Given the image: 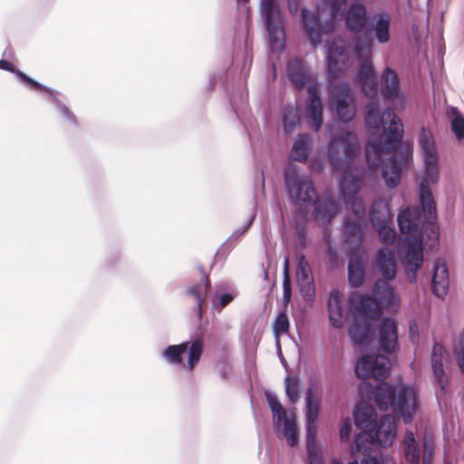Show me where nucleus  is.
I'll return each mask as SVG.
<instances>
[{
  "instance_id": "f257e3e1",
  "label": "nucleus",
  "mask_w": 464,
  "mask_h": 464,
  "mask_svg": "<svg viewBox=\"0 0 464 464\" xmlns=\"http://www.w3.org/2000/svg\"><path fill=\"white\" fill-rule=\"evenodd\" d=\"M365 124L372 135L383 132L370 139L365 149V157L370 169L382 167V176L386 186L396 188L401 179V173L412 159V146L401 143L403 125L400 118L391 109L381 112L377 102H371L365 107Z\"/></svg>"
},
{
  "instance_id": "f03ea898",
  "label": "nucleus",
  "mask_w": 464,
  "mask_h": 464,
  "mask_svg": "<svg viewBox=\"0 0 464 464\" xmlns=\"http://www.w3.org/2000/svg\"><path fill=\"white\" fill-rule=\"evenodd\" d=\"M420 207L422 205L420 204ZM437 214V209L435 208ZM437 217L433 220H427L422 208L411 207L401 211L398 215V225L402 234L412 236L407 245L406 254L402 258L405 269L411 273V282L416 281V272L423 264L422 230L430 229L435 241L439 239V227L436 223Z\"/></svg>"
},
{
  "instance_id": "7ed1b4c3",
  "label": "nucleus",
  "mask_w": 464,
  "mask_h": 464,
  "mask_svg": "<svg viewBox=\"0 0 464 464\" xmlns=\"http://www.w3.org/2000/svg\"><path fill=\"white\" fill-rule=\"evenodd\" d=\"M285 197L295 208H312L311 218L319 223V192L311 177L303 174L293 162L285 164L282 170Z\"/></svg>"
},
{
  "instance_id": "20e7f679",
  "label": "nucleus",
  "mask_w": 464,
  "mask_h": 464,
  "mask_svg": "<svg viewBox=\"0 0 464 464\" xmlns=\"http://www.w3.org/2000/svg\"><path fill=\"white\" fill-rule=\"evenodd\" d=\"M356 135L352 131H344L340 137L334 138L328 149L329 160L336 169L343 170L341 179V190L345 200L354 198L359 189L361 181L347 169L348 162L359 152Z\"/></svg>"
},
{
  "instance_id": "39448f33",
  "label": "nucleus",
  "mask_w": 464,
  "mask_h": 464,
  "mask_svg": "<svg viewBox=\"0 0 464 464\" xmlns=\"http://www.w3.org/2000/svg\"><path fill=\"white\" fill-rule=\"evenodd\" d=\"M374 402L381 411L392 409L407 424L412 421L419 407L414 389L403 383L395 386L380 383L374 390Z\"/></svg>"
},
{
  "instance_id": "423d86ee",
  "label": "nucleus",
  "mask_w": 464,
  "mask_h": 464,
  "mask_svg": "<svg viewBox=\"0 0 464 464\" xmlns=\"http://www.w3.org/2000/svg\"><path fill=\"white\" fill-rule=\"evenodd\" d=\"M419 144L422 152L425 172L420 184V202L422 205L427 220L436 218L435 201L431 186L439 180V157L437 149L430 130L422 129L419 138Z\"/></svg>"
},
{
  "instance_id": "0eeeda50",
  "label": "nucleus",
  "mask_w": 464,
  "mask_h": 464,
  "mask_svg": "<svg viewBox=\"0 0 464 464\" xmlns=\"http://www.w3.org/2000/svg\"><path fill=\"white\" fill-rule=\"evenodd\" d=\"M259 14L268 34L267 44L272 53L285 51L286 15L280 4L274 0H260Z\"/></svg>"
},
{
  "instance_id": "6e6552de",
  "label": "nucleus",
  "mask_w": 464,
  "mask_h": 464,
  "mask_svg": "<svg viewBox=\"0 0 464 464\" xmlns=\"http://www.w3.org/2000/svg\"><path fill=\"white\" fill-rule=\"evenodd\" d=\"M204 342L200 335L178 344H169L161 351V358L169 364L193 372L198 366L203 352Z\"/></svg>"
},
{
  "instance_id": "1a4fd4ad",
  "label": "nucleus",
  "mask_w": 464,
  "mask_h": 464,
  "mask_svg": "<svg viewBox=\"0 0 464 464\" xmlns=\"http://www.w3.org/2000/svg\"><path fill=\"white\" fill-rule=\"evenodd\" d=\"M374 297L354 293L349 297V304L359 314L370 317H377L382 313V307H389L394 304L395 295L387 281L379 280L373 286Z\"/></svg>"
},
{
  "instance_id": "9d476101",
  "label": "nucleus",
  "mask_w": 464,
  "mask_h": 464,
  "mask_svg": "<svg viewBox=\"0 0 464 464\" xmlns=\"http://www.w3.org/2000/svg\"><path fill=\"white\" fill-rule=\"evenodd\" d=\"M264 394L272 413L273 426L278 439H285L290 447H295L299 442L295 420L289 416L276 392L266 390Z\"/></svg>"
},
{
  "instance_id": "9b49d317",
  "label": "nucleus",
  "mask_w": 464,
  "mask_h": 464,
  "mask_svg": "<svg viewBox=\"0 0 464 464\" xmlns=\"http://www.w3.org/2000/svg\"><path fill=\"white\" fill-rule=\"evenodd\" d=\"M354 50L362 63L358 69V81L364 94L369 98H374L377 95L378 84L373 65L370 60L372 51V41L358 39L355 43Z\"/></svg>"
},
{
  "instance_id": "f8f14e48",
  "label": "nucleus",
  "mask_w": 464,
  "mask_h": 464,
  "mask_svg": "<svg viewBox=\"0 0 464 464\" xmlns=\"http://www.w3.org/2000/svg\"><path fill=\"white\" fill-rule=\"evenodd\" d=\"M295 278L304 303L303 312L312 308L315 302V282L312 267L304 254L296 253Z\"/></svg>"
},
{
  "instance_id": "ddd939ff",
  "label": "nucleus",
  "mask_w": 464,
  "mask_h": 464,
  "mask_svg": "<svg viewBox=\"0 0 464 464\" xmlns=\"http://www.w3.org/2000/svg\"><path fill=\"white\" fill-rule=\"evenodd\" d=\"M285 77L288 82L300 90H313L319 86L318 77L312 72L306 59L292 56L285 63Z\"/></svg>"
},
{
  "instance_id": "4468645a",
  "label": "nucleus",
  "mask_w": 464,
  "mask_h": 464,
  "mask_svg": "<svg viewBox=\"0 0 464 464\" xmlns=\"http://www.w3.org/2000/svg\"><path fill=\"white\" fill-rule=\"evenodd\" d=\"M330 105L334 108L339 120L343 122H349L353 119L356 113V105L348 83H339L334 86L330 94Z\"/></svg>"
},
{
  "instance_id": "2eb2a0df",
  "label": "nucleus",
  "mask_w": 464,
  "mask_h": 464,
  "mask_svg": "<svg viewBox=\"0 0 464 464\" xmlns=\"http://www.w3.org/2000/svg\"><path fill=\"white\" fill-rule=\"evenodd\" d=\"M390 364L389 359L384 355H364L356 363L355 373L363 381L369 378L382 381L389 375Z\"/></svg>"
},
{
  "instance_id": "dca6fc26",
  "label": "nucleus",
  "mask_w": 464,
  "mask_h": 464,
  "mask_svg": "<svg viewBox=\"0 0 464 464\" xmlns=\"http://www.w3.org/2000/svg\"><path fill=\"white\" fill-rule=\"evenodd\" d=\"M381 93L386 102L401 110L405 107L406 97L401 92L400 80L397 72L390 67H386L381 75Z\"/></svg>"
},
{
  "instance_id": "f3484780",
  "label": "nucleus",
  "mask_w": 464,
  "mask_h": 464,
  "mask_svg": "<svg viewBox=\"0 0 464 464\" xmlns=\"http://www.w3.org/2000/svg\"><path fill=\"white\" fill-rule=\"evenodd\" d=\"M366 228L367 220L353 219L352 216L345 217L342 236L348 253L357 250L358 252L365 251L362 243Z\"/></svg>"
},
{
  "instance_id": "a211bd4d",
  "label": "nucleus",
  "mask_w": 464,
  "mask_h": 464,
  "mask_svg": "<svg viewBox=\"0 0 464 464\" xmlns=\"http://www.w3.org/2000/svg\"><path fill=\"white\" fill-rule=\"evenodd\" d=\"M26 80L31 85L36 86L35 91L45 93L47 102L50 104H52L56 111L60 112L63 121H65L68 124L75 128L80 127L76 115L62 100V98L63 97L62 92L55 89L48 87L36 80Z\"/></svg>"
},
{
  "instance_id": "6ab92c4d",
  "label": "nucleus",
  "mask_w": 464,
  "mask_h": 464,
  "mask_svg": "<svg viewBox=\"0 0 464 464\" xmlns=\"http://www.w3.org/2000/svg\"><path fill=\"white\" fill-rule=\"evenodd\" d=\"M327 72L331 78L338 77L351 64L348 47L341 40H334L327 53Z\"/></svg>"
},
{
  "instance_id": "aec40b11",
  "label": "nucleus",
  "mask_w": 464,
  "mask_h": 464,
  "mask_svg": "<svg viewBox=\"0 0 464 464\" xmlns=\"http://www.w3.org/2000/svg\"><path fill=\"white\" fill-rule=\"evenodd\" d=\"M449 361V354L440 343L436 342L430 355L431 371L436 384L440 387L441 394H445L450 386V376L444 368V362Z\"/></svg>"
},
{
  "instance_id": "412c9836",
  "label": "nucleus",
  "mask_w": 464,
  "mask_h": 464,
  "mask_svg": "<svg viewBox=\"0 0 464 464\" xmlns=\"http://www.w3.org/2000/svg\"><path fill=\"white\" fill-rule=\"evenodd\" d=\"M316 11L306 6L300 8L299 23L304 34L307 36L310 45L314 48L319 46V0H314Z\"/></svg>"
},
{
  "instance_id": "4be33fe9",
  "label": "nucleus",
  "mask_w": 464,
  "mask_h": 464,
  "mask_svg": "<svg viewBox=\"0 0 464 464\" xmlns=\"http://www.w3.org/2000/svg\"><path fill=\"white\" fill-rule=\"evenodd\" d=\"M378 344L386 353H395L399 349L398 326L391 318H383L378 327Z\"/></svg>"
},
{
  "instance_id": "5701e85b",
  "label": "nucleus",
  "mask_w": 464,
  "mask_h": 464,
  "mask_svg": "<svg viewBox=\"0 0 464 464\" xmlns=\"http://www.w3.org/2000/svg\"><path fill=\"white\" fill-rule=\"evenodd\" d=\"M304 449L302 458L304 464H319V442L316 435L319 429V420H305Z\"/></svg>"
},
{
  "instance_id": "b1692460",
  "label": "nucleus",
  "mask_w": 464,
  "mask_h": 464,
  "mask_svg": "<svg viewBox=\"0 0 464 464\" xmlns=\"http://www.w3.org/2000/svg\"><path fill=\"white\" fill-rule=\"evenodd\" d=\"M351 313L353 315L352 325L349 328V334L354 344L362 345L367 342L371 329V320L375 317H370L362 314H359L350 304Z\"/></svg>"
},
{
  "instance_id": "393cba45",
  "label": "nucleus",
  "mask_w": 464,
  "mask_h": 464,
  "mask_svg": "<svg viewBox=\"0 0 464 464\" xmlns=\"http://www.w3.org/2000/svg\"><path fill=\"white\" fill-rule=\"evenodd\" d=\"M314 144V141L310 133H298L292 142L289 159L296 162L307 163L310 160Z\"/></svg>"
},
{
  "instance_id": "a878e982",
  "label": "nucleus",
  "mask_w": 464,
  "mask_h": 464,
  "mask_svg": "<svg viewBox=\"0 0 464 464\" xmlns=\"http://www.w3.org/2000/svg\"><path fill=\"white\" fill-rule=\"evenodd\" d=\"M397 425L395 417L392 414L383 415L375 424L373 430L376 442L382 447H389L392 444L396 436Z\"/></svg>"
},
{
  "instance_id": "bb28decb",
  "label": "nucleus",
  "mask_w": 464,
  "mask_h": 464,
  "mask_svg": "<svg viewBox=\"0 0 464 464\" xmlns=\"http://www.w3.org/2000/svg\"><path fill=\"white\" fill-rule=\"evenodd\" d=\"M348 265V280L353 287L362 285L365 276L366 252L350 251Z\"/></svg>"
},
{
  "instance_id": "cd10ccee",
  "label": "nucleus",
  "mask_w": 464,
  "mask_h": 464,
  "mask_svg": "<svg viewBox=\"0 0 464 464\" xmlns=\"http://www.w3.org/2000/svg\"><path fill=\"white\" fill-rule=\"evenodd\" d=\"M450 278L449 271L445 260L438 259L435 263L431 290L434 295L444 298L449 291Z\"/></svg>"
},
{
  "instance_id": "c85d7f7f",
  "label": "nucleus",
  "mask_w": 464,
  "mask_h": 464,
  "mask_svg": "<svg viewBox=\"0 0 464 464\" xmlns=\"http://www.w3.org/2000/svg\"><path fill=\"white\" fill-rule=\"evenodd\" d=\"M346 28L353 33H360L367 24V13L365 5L353 4L343 14Z\"/></svg>"
},
{
  "instance_id": "c756f323",
  "label": "nucleus",
  "mask_w": 464,
  "mask_h": 464,
  "mask_svg": "<svg viewBox=\"0 0 464 464\" xmlns=\"http://www.w3.org/2000/svg\"><path fill=\"white\" fill-rule=\"evenodd\" d=\"M302 110L297 105L286 104L281 114L283 133L291 136L296 129H301Z\"/></svg>"
},
{
  "instance_id": "7c9ffc66",
  "label": "nucleus",
  "mask_w": 464,
  "mask_h": 464,
  "mask_svg": "<svg viewBox=\"0 0 464 464\" xmlns=\"http://www.w3.org/2000/svg\"><path fill=\"white\" fill-rule=\"evenodd\" d=\"M309 95L304 102V116L312 130L319 132V86L307 90Z\"/></svg>"
},
{
  "instance_id": "2f4dec72",
  "label": "nucleus",
  "mask_w": 464,
  "mask_h": 464,
  "mask_svg": "<svg viewBox=\"0 0 464 464\" xmlns=\"http://www.w3.org/2000/svg\"><path fill=\"white\" fill-rule=\"evenodd\" d=\"M376 263L381 275L386 280H392L396 275V260L394 253L386 248L377 252Z\"/></svg>"
},
{
  "instance_id": "473e14b6",
  "label": "nucleus",
  "mask_w": 464,
  "mask_h": 464,
  "mask_svg": "<svg viewBox=\"0 0 464 464\" xmlns=\"http://www.w3.org/2000/svg\"><path fill=\"white\" fill-rule=\"evenodd\" d=\"M256 218L253 214L243 227L236 229L230 237L225 241L215 254V258H225L228 253L234 248L235 245L247 232Z\"/></svg>"
},
{
  "instance_id": "72a5a7b5",
  "label": "nucleus",
  "mask_w": 464,
  "mask_h": 464,
  "mask_svg": "<svg viewBox=\"0 0 464 464\" xmlns=\"http://www.w3.org/2000/svg\"><path fill=\"white\" fill-rule=\"evenodd\" d=\"M370 218L373 227L387 225L391 222V213L387 202L375 200L371 208Z\"/></svg>"
},
{
  "instance_id": "f704fd0d",
  "label": "nucleus",
  "mask_w": 464,
  "mask_h": 464,
  "mask_svg": "<svg viewBox=\"0 0 464 464\" xmlns=\"http://www.w3.org/2000/svg\"><path fill=\"white\" fill-rule=\"evenodd\" d=\"M329 319L332 324L340 328L343 325V311L342 307V296L338 291H332L328 300Z\"/></svg>"
},
{
  "instance_id": "c9c22d12",
  "label": "nucleus",
  "mask_w": 464,
  "mask_h": 464,
  "mask_svg": "<svg viewBox=\"0 0 464 464\" xmlns=\"http://www.w3.org/2000/svg\"><path fill=\"white\" fill-rule=\"evenodd\" d=\"M289 266H290L289 257L285 256L284 258V264H283V282H282V288H283L282 304L285 307V311H286L287 306L289 304H291L292 296H293V286H292V280H291L290 272H289Z\"/></svg>"
},
{
  "instance_id": "e433bc0d",
  "label": "nucleus",
  "mask_w": 464,
  "mask_h": 464,
  "mask_svg": "<svg viewBox=\"0 0 464 464\" xmlns=\"http://www.w3.org/2000/svg\"><path fill=\"white\" fill-rule=\"evenodd\" d=\"M450 130L459 141L464 140V116L457 107L451 106L448 112Z\"/></svg>"
},
{
  "instance_id": "4c0bfd02",
  "label": "nucleus",
  "mask_w": 464,
  "mask_h": 464,
  "mask_svg": "<svg viewBox=\"0 0 464 464\" xmlns=\"http://www.w3.org/2000/svg\"><path fill=\"white\" fill-rule=\"evenodd\" d=\"M300 378L296 375H286L285 378V392L288 402L295 405L301 398Z\"/></svg>"
},
{
  "instance_id": "58836bf2",
  "label": "nucleus",
  "mask_w": 464,
  "mask_h": 464,
  "mask_svg": "<svg viewBox=\"0 0 464 464\" xmlns=\"http://www.w3.org/2000/svg\"><path fill=\"white\" fill-rule=\"evenodd\" d=\"M236 297L234 292H226L223 285H218L217 289L212 296V306L218 313L222 309L229 304Z\"/></svg>"
},
{
  "instance_id": "ea45409f",
  "label": "nucleus",
  "mask_w": 464,
  "mask_h": 464,
  "mask_svg": "<svg viewBox=\"0 0 464 464\" xmlns=\"http://www.w3.org/2000/svg\"><path fill=\"white\" fill-rule=\"evenodd\" d=\"M375 37L381 44H385L390 40V16L385 14L381 15L373 27Z\"/></svg>"
},
{
  "instance_id": "a19ab883",
  "label": "nucleus",
  "mask_w": 464,
  "mask_h": 464,
  "mask_svg": "<svg viewBox=\"0 0 464 464\" xmlns=\"http://www.w3.org/2000/svg\"><path fill=\"white\" fill-rule=\"evenodd\" d=\"M372 408L357 406L353 413L355 424L361 429H369L372 423Z\"/></svg>"
},
{
  "instance_id": "79ce46f5",
  "label": "nucleus",
  "mask_w": 464,
  "mask_h": 464,
  "mask_svg": "<svg viewBox=\"0 0 464 464\" xmlns=\"http://www.w3.org/2000/svg\"><path fill=\"white\" fill-rule=\"evenodd\" d=\"M0 69L1 70H4V71H6V72H12V73H14L16 78L18 79V81L24 84V86H26L28 89L32 90V91H34L36 90V86L34 85H31L28 81L26 79H29V80H34V78L30 77L29 75H27L25 72H24L23 71L19 70L14 64H13L11 62H8L5 59H1L0 60Z\"/></svg>"
},
{
  "instance_id": "37998d69",
  "label": "nucleus",
  "mask_w": 464,
  "mask_h": 464,
  "mask_svg": "<svg viewBox=\"0 0 464 464\" xmlns=\"http://www.w3.org/2000/svg\"><path fill=\"white\" fill-rule=\"evenodd\" d=\"M354 440L355 449L360 452H365L370 450V446L376 441L373 430H366L367 429H362Z\"/></svg>"
},
{
  "instance_id": "c03bdc74",
  "label": "nucleus",
  "mask_w": 464,
  "mask_h": 464,
  "mask_svg": "<svg viewBox=\"0 0 464 464\" xmlns=\"http://www.w3.org/2000/svg\"><path fill=\"white\" fill-rule=\"evenodd\" d=\"M311 213L312 208H295V217L292 223L295 235L306 231V222L311 217Z\"/></svg>"
},
{
  "instance_id": "a18cd8bd",
  "label": "nucleus",
  "mask_w": 464,
  "mask_h": 464,
  "mask_svg": "<svg viewBox=\"0 0 464 464\" xmlns=\"http://www.w3.org/2000/svg\"><path fill=\"white\" fill-rule=\"evenodd\" d=\"M290 327V322L286 311H280L273 322L272 329L275 336L286 334Z\"/></svg>"
},
{
  "instance_id": "49530a36",
  "label": "nucleus",
  "mask_w": 464,
  "mask_h": 464,
  "mask_svg": "<svg viewBox=\"0 0 464 464\" xmlns=\"http://www.w3.org/2000/svg\"><path fill=\"white\" fill-rule=\"evenodd\" d=\"M337 210V204L334 200L321 199V220L330 222L335 217Z\"/></svg>"
},
{
  "instance_id": "de8ad7c7",
  "label": "nucleus",
  "mask_w": 464,
  "mask_h": 464,
  "mask_svg": "<svg viewBox=\"0 0 464 464\" xmlns=\"http://www.w3.org/2000/svg\"><path fill=\"white\" fill-rule=\"evenodd\" d=\"M351 204L352 217L353 219L366 220V209L364 203L361 198L354 197L346 200Z\"/></svg>"
},
{
  "instance_id": "09e8293b",
  "label": "nucleus",
  "mask_w": 464,
  "mask_h": 464,
  "mask_svg": "<svg viewBox=\"0 0 464 464\" xmlns=\"http://www.w3.org/2000/svg\"><path fill=\"white\" fill-rule=\"evenodd\" d=\"M199 288H200L199 284L195 285L189 287L187 290V293H188V295H192L196 298L197 304L194 306L193 310H194V313L197 314L198 320L201 321L202 317H203V312H202L203 298L200 294Z\"/></svg>"
},
{
  "instance_id": "8fccbe9b",
  "label": "nucleus",
  "mask_w": 464,
  "mask_h": 464,
  "mask_svg": "<svg viewBox=\"0 0 464 464\" xmlns=\"http://www.w3.org/2000/svg\"><path fill=\"white\" fill-rule=\"evenodd\" d=\"M378 230V235L381 241L386 245L393 244L395 240V230L393 227H390L389 224L382 225L375 227Z\"/></svg>"
},
{
  "instance_id": "3c124183",
  "label": "nucleus",
  "mask_w": 464,
  "mask_h": 464,
  "mask_svg": "<svg viewBox=\"0 0 464 464\" xmlns=\"http://www.w3.org/2000/svg\"><path fill=\"white\" fill-rule=\"evenodd\" d=\"M218 372L219 377L223 381H227L229 379L231 372V364L229 362L228 357L227 355H222L218 363Z\"/></svg>"
},
{
  "instance_id": "603ef678",
  "label": "nucleus",
  "mask_w": 464,
  "mask_h": 464,
  "mask_svg": "<svg viewBox=\"0 0 464 464\" xmlns=\"http://www.w3.org/2000/svg\"><path fill=\"white\" fill-rule=\"evenodd\" d=\"M405 458L411 464H418L420 460V449L418 444L404 447Z\"/></svg>"
},
{
  "instance_id": "864d4df0",
  "label": "nucleus",
  "mask_w": 464,
  "mask_h": 464,
  "mask_svg": "<svg viewBox=\"0 0 464 464\" xmlns=\"http://www.w3.org/2000/svg\"><path fill=\"white\" fill-rule=\"evenodd\" d=\"M121 260V253L117 249H113L110 252L104 262V266L108 271L115 269Z\"/></svg>"
},
{
  "instance_id": "5fc2aeb1",
  "label": "nucleus",
  "mask_w": 464,
  "mask_h": 464,
  "mask_svg": "<svg viewBox=\"0 0 464 464\" xmlns=\"http://www.w3.org/2000/svg\"><path fill=\"white\" fill-rule=\"evenodd\" d=\"M455 357L458 362V365L462 373H464V339L461 338L459 343V347L455 349L454 351Z\"/></svg>"
},
{
  "instance_id": "6e6d98bb",
  "label": "nucleus",
  "mask_w": 464,
  "mask_h": 464,
  "mask_svg": "<svg viewBox=\"0 0 464 464\" xmlns=\"http://www.w3.org/2000/svg\"><path fill=\"white\" fill-rule=\"evenodd\" d=\"M331 5V16L333 19L337 18L341 8L345 5L346 0H328Z\"/></svg>"
},
{
  "instance_id": "4d7b16f0",
  "label": "nucleus",
  "mask_w": 464,
  "mask_h": 464,
  "mask_svg": "<svg viewBox=\"0 0 464 464\" xmlns=\"http://www.w3.org/2000/svg\"><path fill=\"white\" fill-rule=\"evenodd\" d=\"M352 430H353L352 423H351L350 420L347 419L346 420L343 421L341 430H340V439L342 441L349 440L351 433H352Z\"/></svg>"
},
{
  "instance_id": "13d9d810",
  "label": "nucleus",
  "mask_w": 464,
  "mask_h": 464,
  "mask_svg": "<svg viewBox=\"0 0 464 464\" xmlns=\"http://www.w3.org/2000/svg\"><path fill=\"white\" fill-rule=\"evenodd\" d=\"M288 12L291 16H295L298 14L301 0H285Z\"/></svg>"
},
{
  "instance_id": "bf43d9fd",
  "label": "nucleus",
  "mask_w": 464,
  "mask_h": 464,
  "mask_svg": "<svg viewBox=\"0 0 464 464\" xmlns=\"http://www.w3.org/2000/svg\"><path fill=\"white\" fill-rule=\"evenodd\" d=\"M295 240L298 244V246L301 247V248H306L307 247V233L306 231L304 232H301V233H297L295 235Z\"/></svg>"
},
{
  "instance_id": "052dcab7",
  "label": "nucleus",
  "mask_w": 464,
  "mask_h": 464,
  "mask_svg": "<svg viewBox=\"0 0 464 464\" xmlns=\"http://www.w3.org/2000/svg\"><path fill=\"white\" fill-rule=\"evenodd\" d=\"M417 444L414 434L412 431L408 430L405 432L403 440V447Z\"/></svg>"
},
{
  "instance_id": "680f3d73",
  "label": "nucleus",
  "mask_w": 464,
  "mask_h": 464,
  "mask_svg": "<svg viewBox=\"0 0 464 464\" xmlns=\"http://www.w3.org/2000/svg\"><path fill=\"white\" fill-rule=\"evenodd\" d=\"M217 82H218V76L216 74L209 75L208 90H207L208 92H210L214 90V88L217 84Z\"/></svg>"
},
{
  "instance_id": "e2e57ef3",
  "label": "nucleus",
  "mask_w": 464,
  "mask_h": 464,
  "mask_svg": "<svg viewBox=\"0 0 464 464\" xmlns=\"http://www.w3.org/2000/svg\"><path fill=\"white\" fill-rule=\"evenodd\" d=\"M226 92L228 97L229 104L232 107L233 111H237V103L235 100V96L233 93L229 92L228 89L226 87Z\"/></svg>"
},
{
  "instance_id": "0e129e2a",
  "label": "nucleus",
  "mask_w": 464,
  "mask_h": 464,
  "mask_svg": "<svg viewBox=\"0 0 464 464\" xmlns=\"http://www.w3.org/2000/svg\"><path fill=\"white\" fill-rule=\"evenodd\" d=\"M211 287L210 280L208 277H205V291L208 292Z\"/></svg>"
},
{
  "instance_id": "69168bd1",
  "label": "nucleus",
  "mask_w": 464,
  "mask_h": 464,
  "mask_svg": "<svg viewBox=\"0 0 464 464\" xmlns=\"http://www.w3.org/2000/svg\"><path fill=\"white\" fill-rule=\"evenodd\" d=\"M314 170L319 169V161H318V162H315V161H314Z\"/></svg>"
},
{
  "instance_id": "338daca9",
  "label": "nucleus",
  "mask_w": 464,
  "mask_h": 464,
  "mask_svg": "<svg viewBox=\"0 0 464 464\" xmlns=\"http://www.w3.org/2000/svg\"><path fill=\"white\" fill-rule=\"evenodd\" d=\"M277 354H278V357H279V359H280L281 362H282V363H284V362H285V358L283 357V355H282V354H280L278 351H277Z\"/></svg>"
},
{
  "instance_id": "774afa93",
  "label": "nucleus",
  "mask_w": 464,
  "mask_h": 464,
  "mask_svg": "<svg viewBox=\"0 0 464 464\" xmlns=\"http://www.w3.org/2000/svg\"><path fill=\"white\" fill-rule=\"evenodd\" d=\"M277 354H278V357H279V359H280L281 362H282V363H284V362H285V358L283 357V355H282V354H280L278 351H277Z\"/></svg>"
}]
</instances>
